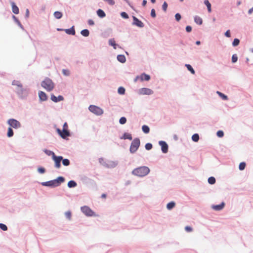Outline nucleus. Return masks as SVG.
Listing matches in <instances>:
<instances>
[{"instance_id": "cd10ccee", "label": "nucleus", "mask_w": 253, "mask_h": 253, "mask_svg": "<svg viewBox=\"0 0 253 253\" xmlns=\"http://www.w3.org/2000/svg\"><path fill=\"white\" fill-rule=\"evenodd\" d=\"M204 3L207 7V9L209 12H211V5L209 0H204Z\"/></svg>"}, {"instance_id": "864d4df0", "label": "nucleus", "mask_w": 253, "mask_h": 253, "mask_svg": "<svg viewBox=\"0 0 253 253\" xmlns=\"http://www.w3.org/2000/svg\"><path fill=\"white\" fill-rule=\"evenodd\" d=\"M216 135L219 138H221V137H223V136H224L223 131H222V130H218L216 132Z\"/></svg>"}, {"instance_id": "412c9836", "label": "nucleus", "mask_w": 253, "mask_h": 253, "mask_svg": "<svg viewBox=\"0 0 253 253\" xmlns=\"http://www.w3.org/2000/svg\"><path fill=\"white\" fill-rule=\"evenodd\" d=\"M121 139H128L129 140H132V137L131 134L128 132H124L122 136L120 137Z\"/></svg>"}, {"instance_id": "a211bd4d", "label": "nucleus", "mask_w": 253, "mask_h": 253, "mask_svg": "<svg viewBox=\"0 0 253 253\" xmlns=\"http://www.w3.org/2000/svg\"><path fill=\"white\" fill-rule=\"evenodd\" d=\"M64 31H65L67 34L69 35L74 36L76 34V31L74 26H72L71 28L69 29H65V30H64Z\"/></svg>"}, {"instance_id": "f03ea898", "label": "nucleus", "mask_w": 253, "mask_h": 253, "mask_svg": "<svg viewBox=\"0 0 253 253\" xmlns=\"http://www.w3.org/2000/svg\"><path fill=\"white\" fill-rule=\"evenodd\" d=\"M150 171V169L147 166H141L135 168L131 174L138 177H142L148 175Z\"/></svg>"}, {"instance_id": "a19ab883", "label": "nucleus", "mask_w": 253, "mask_h": 253, "mask_svg": "<svg viewBox=\"0 0 253 253\" xmlns=\"http://www.w3.org/2000/svg\"><path fill=\"white\" fill-rule=\"evenodd\" d=\"M192 140L195 142H197L199 140V135L198 133H194L192 136Z\"/></svg>"}, {"instance_id": "0eeeda50", "label": "nucleus", "mask_w": 253, "mask_h": 253, "mask_svg": "<svg viewBox=\"0 0 253 253\" xmlns=\"http://www.w3.org/2000/svg\"><path fill=\"white\" fill-rule=\"evenodd\" d=\"M88 110L90 112L97 116H100L103 114V109L94 105H90L88 107Z\"/></svg>"}, {"instance_id": "2eb2a0df", "label": "nucleus", "mask_w": 253, "mask_h": 253, "mask_svg": "<svg viewBox=\"0 0 253 253\" xmlns=\"http://www.w3.org/2000/svg\"><path fill=\"white\" fill-rule=\"evenodd\" d=\"M50 99L55 103H57L64 99V97L61 95L56 96L54 94L52 93L50 96Z\"/></svg>"}, {"instance_id": "aec40b11", "label": "nucleus", "mask_w": 253, "mask_h": 253, "mask_svg": "<svg viewBox=\"0 0 253 253\" xmlns=\"http://www.w3.org/2000/svg\"><path fill=\"white\" fill-rule=\"evenodd\" d=\"M141 81H149L151 79V76L145 73H142L140 76Z\"/></svg>"}, {"instance_id": "e2e57ef3", "label": "nucleus", "mask_w": 253, "mask_h": 253, "mask_svg": "<svg viewBox=\"0 0 253 253\" xmlns=\"http://www.w3.org/2000/svg\"><path fill=\"white\" fill-rule=\"evenodd\" d=\"M87 24L88 25L91 26H92L94 25V24H95L94 21L91 19H88L87 20Z\"/></svg>"}, {"instance_id": "680f3d73", "label": "nucleus", "mask_w": 253, "mask_h": 253, "mask_svg": "<svg viewBox=\"0 0 253 253\" xmlns=\"http://www.w3.org/2000/svg\"><path fill=\"white\" fill-rule=\"evenodd\" d=\"M224 36L227 38L231 37V32L230 30H227L224 33Z\"/></svg>"}, {"instance_id": "4d7b16f0", "label": "nucleus", "mask_w": 253, "mask_h": 253, "mask_svg": "<svg viewBox=\"0 0 253 253\" xmlns=\"http://www.w3.org/2000/svg\"><path fill=\"white\" fill-rule=\"evenodd\" d=\"M65 214L67 218H68V219H71L72 216V212L71 211H66Z\"/></svg>"}, {"instance_id": "338daca9", "label": "nucleus", "mask_w": 253, "mask_h": 253, "mask_svg": "<svg viewBox=\"0 0 253 253\" xmlns=\"http://www.w3.org/2000/svg\"><path fill=\"white\" fill-rule=\"evenodd\" d=\"M56 131L58 134V135L60 136V134L61 133L62 130H61L59 128H57L56 129Z\"/></svg>"}, {"instance_id": "20e7f679", "label": "nucleus", "mask_w": 253, "mask_h": 253, "mask_svg": "<svg viewBox=\"0 0 253 253\" xmlns=\"http://www.w3.org/2000/svg\"><path fill=\"white\" fill-rule=\"evenodd\" d=\"M41 85L48 91H51L54 87V83L52 80L48 77H46L44 80L42 82Z\"/></svg>"}, {"instance_id": "72a5a7b5", "label": "nucleus", "mask_w": 253, "mask_h": 253, "mask_svg": "<svg viewBox=\"0 0 253 253\" xmlns=\"http://www.w3.org/2000/svg\"><path fill=\"white\" fill-rule=\"evenodd\" d=\"M89 31L87 29H83L81 31V34L84 37H88L89 35Z\"/></svg>"}, {"instance_id": "473e14b6", "label": "nucleus", "mask_w": 253, "mask_h": 253, "mask_svg": "<svg viewBox=\"0 0 253 253\" xmlns=\"http://www.w3.org/2000/svg\"><path fill=\"white\" fill-rule=\"evenodd\" d=\"M175 206V203L174 201L169 202L167 205V208L169 210H172Z\"/></svg>"}, {"instance_id": "1a4fd4ad", "label": "nucleus", "mask_w": 253, "mask_h": 253, "mask_svg": "<svg viewBox=\"0 0 253 253\" xmlns=\"http://www.w3.org/2000/svg\"><path fill=\"white\" fill-rule=\"evenodd\" d=\"M52 159L54 162V167L57 169L60 168L61 166V160L63 159V156L54 155Z\"/></svg>"}, {"instance_id": "9d476101", "label": "nucleus", "mask_w": 253, "mask_h": 253, "mask_svg": "<svg viewBox=\"0 0 253 253\" xmlns=\"http://www.w3.org/2000/svg\"><path fill=\"white\" fill-rule=\"evenodd\" d=\"M159 145L161 146V149L163 153L166 154L169 151V145L168 143L163 140H160L158 142Z\"/></svg>"}, {"instance_id": "2f4dec72", "label": "nucleus", "mask_w": 253, "mask_h": 253, "mask_svg": "<svg viewBox=\"0 0 253 253\" xmlns=\"http://www.w3.org/2000/svg\"><path fill=\"white\" fill-rule=\"evenodd\" d=\"M142 130L143 132V133L145 134H148L150 132V127L148 126L144 125L142 126Z\"/></svg>"}, {"instance_id": "e433bc0d", "label": "nucleus", "mask_w": 253, "mask_h": 253, "mask_svg": "<svg viewBox=\"0 0 253 253\" xmlns=\"http://www.w3.org/2000/svg\"><path fill=\"white\" fill-rule=\"evenodd\" d=\"M185 67L187 68V69L192 74H195V71L192 66L189 64H186Z\"/></svg>"}, {"instance_id": "a18cd8bd", "label": "nucleus", "mask_w": 253, "mask_h": 253, "mask_svg": "<svg viewBox=\"0 0 253 253\" xmlns=\"http://www.w3.org/2000/svg\"><path fill=\"white\" fill-rule=\"evenodd\" d=\"M38 172L40 174H43L45 172V169L42 167H39L37 169Z\"/></svg>"}, {"instance_id": "f3484780", "label": "nucleus", "mask_w": 253, "mask_h": 253, "mask_svg": "<svg viewBox=\"0 0 253 253\" xmlns=\"http://www.w3.org/2000/svg\"><path fill=\"white\" fill-rule=\"evenodd\" d=\"M71 136V133L70 130H62L61 131V133L60 135V136L64 139H67V137Z\"/></svg>"}, {"instance_id": "6e6552de", "label": "nucleus", "mask_w": 253, "mask_h": 253, "mask_svg": "<svg viewBox=\"0 0 253 253\" xmlns=\"http://www.w3.org/2000/svg\"><path fill=\"white\" fill-rule=\"evenodd\" d=\"M7 124L11 127L15 129H18L21 126V123L16 119L11 118L7 121Z\"/></svg>"}, {"instance_id": "c85d7f7f", "label": "nucleus", "mask_w": 253, "mask_h": 253, "mask_svg": "<svg viewBox=\"0 0 253 253\" xmlns=\"http://www.w3.org/2000/svg\"><path fill=\"white\" fill-rule=\"evenodd\" d=\"M216 93L223 100H227L228 99L227 95L224 94L223 93L219 91H217Z\"/></svg>"}, {"instance_id": "9b49d317", "label": "nucleus", "mask_w": 253, "mask_h": 253, "mask_svg": "<svg viewBox=\"0 0 253 253\" xmlns=\"http://www.w3.org/2000/svg\"><path fill=\"white\" fill-rule=\"evenodd\" d=\"M132 17L133 19V22L132 23V25L136 26L139 28H143L144 27V23L138 18L135 16H132Z\"/></svg>"}, {"instance_id": "de8ad7c7", "label": "nucleus", "mask_w": 253, "mask_h": 253, "mask_svg": "<svg viewBox=\"0 0 253 253\" xmlns=\"http://www.w3.org/2000/svg\"><path fill=\"white\" fill-rule=\"evenodd\" d=\"M120 15L123 18L125 19H127L129 18L128 14L125 11L121 12L120 13Z\"/></svg>"}, {"instance_id": "603ef678", "label": "nucleus", "mask_w": 253, "mask_h": 253, "mask_svg": "<svg viewBox=\"0 0 253 253\" xmlns=\"http://www.w3.org/2000/svg\"><path fill=\"white\" fill-rule=\"evenodd\" d=\"M62 72L65 76H69L70 75V71L68 69H62Z\"/></svg>"}, {"instance_id": "c756f323", "label": "nucleus", "mask_w": 253, "mask_h": 253, "mask_svg": "<svg viewBox=\"0 0 253 253\" xmlns=\"http://www.w3.org/2000/svg\"><path fill=\"white\" fill-rule=\"evenodd\" d=\"M53 15L57 19H61L63 16V13L62 12L59 11H56L54 12Z\"/></svg>"}, {"instance_id": "c03bdc74", "label": "nucleus", "mask_w": 253, "mask_h": 253, "mask_svg": "<svg viewBox=\"0 0 253 253\" xmlns=\"http://www.w3.org/2000/svg\"><path fill=\"white\" fill-rule=\"evenodd\" d=\"M240 43V40L238 38H235L232 42V45L233 47L238 46Z\"/></svg>"}, {"instance_id": "b1692460", "label": "nucleus", "mask_w": 253, "mask_h": 253, "mask_svg": "<svg viewBox=\"0 0 253 253\" xmlns=\"http://www.w3.org/2000/svg\"><path fill=\"white\" fill-rule=\"evenodd\" d=\"M96 14L97 16L100 18H103L106 16V13L101 9H98L96 10Z\"/></svg>"}, {"instance_id": "052dcab7", "label": "nucleus", "mask_w": 253, "mask_h": 253, "mask_svg": "<svg viewBox=\"0 0 253 253\" xmlns=\"http://www.w3.org/2000/svg\"><path fill=\"white\" fill-rule=\"evenodd\" d=\"M192 27L190 25H187L185 27V30L186 32L190 33L192 31Z\"/></svg>"}, {"instance_id": "69168bd1", "label": "nucleus", "mask_w": 253, "mask_h": 253, "mask_svg": "<svg viewBox=\"0 0 253 253\" xmlns=\"http://www.w3.org/2000/svg\"><path fill=\"white\" fill-rule=\"evenodd\" d=\"M29 10L28 8L26 9V13L25 15V18H28L29 17Z\"/></svg>"}, {"instance_id": "13d9d810", "label": "nucleus", "mask_w": 253, "mask_h": 253, "mask_svg": "<svg viewBox=\"0 0 253 253\" xmlns=\"http://www.w3.org/2000/svg\"><path fill=\"white\" fill-rule=\"evenodd\" d=\"M150 15L153 18H155L156 17V11L154 8H152L151 10Z\"/></svg>"}, {"instance_id": "393cba45", "label": "nucleus", "mask_w": 253, "mask_h": 253, "mask_svg": "<svg viewBox=\"0 0 253 253\" xmlns=\"http://www.w3.org/2000/svg\"><path fill=\"white\" fill-rule=\"evenodd\" d=\"M108 43L110 46H113V48L115 49H117V47L119 46V45L116 43L114 39H110L109 40Z\"/></svg>"}, {"instance_id": "09e8293b", "label": "nucleus", "mask_w": 253, "mask_h": 253, "mask_svg": "<svg viewBox=\"0 0 253 253\" xmlns=\"http://www.w3.org/2000/svg\"><path fill=\"white\" fill-rule=\"evenodd\" d=\"M153 148V145L151 143L148 142L145 145V148L147 150H150Z\"/></svg>"}, {"instance_id": "6e6d98bb", "label": "nucleus", "mask_w": 253, "mask_h": 253, "mask_svg": "<svg viewBox=\"0 0 253 253\" xmlns=\"http://www.w3.org/2000/svg\"><path fill=\"white\" fill-rule=\"evenodd\" d=\"M168 4L166 1H164L162 5V9L164 11L166 12L167 10Z\"/></svg>"}, {"instance_id": "6ab92c4d", "label": "nucleus", "mask_w": 253, "mask_h": 253, "mask_svg": "<svg viewBox=\"0 0 253 253\" xmlns=\"http://www.w3.org/2000/svg\"><path fill=\"white\" fill-rule=\"evenodd\" d=\"M12 11L15 14H18L19 13V9L14 1L10 2Z\"/></svg>"}, {"instance_id": "f8f14e48", "label": "nucleus", "mask_w": 253, "mask_h": 253, "mask_svg": "<svg viewBox=\"0 0 253 253\" xmlns=\"http://www.w3.org/2000/svg\"><path fill=\"white\" fill-rule=\"evenodd\" d=\"M98 161L100 164H101L102 166H103L104 167H105V168H115V167H116V166L117 165V163H116L114 162H111V163H112V165L111 166H110L106 162L104 161V159L102 157L99 158Z\"/></svg>"}, {"instance_id": "a878e982", "label": "nucleus", "mask_w": 253, "mask_h": 253, "mask_svg": "<svg viewBox=\"0 0 253 253\" xmlns=\"http://www.w3.org/2000/svg\"><path fill=\"white\" fill-rule=\"evenodd\" d=\"M194 22L199 25H201L203 24V19L200 16L196 15L194 16Z\"/></svg>"}, {"instance_id": "c9c22d12", "label": "nucleus", "mask_w": 253, "mask_h": 253, "mask_svg": "<svg viewBox=\"0 0 253 253\" xmlns=\"http://www.w3.org/2000/svg\"><path fill=\"white\" fill-rule=\"evenodd\" d=\"M62 164L64 166H69L70 165V161L67 158H64L63 157V159L61 160Z\"/></svg>"}, {"instance_id": "0e129e2a", "label": "nucleus", "mask_w": 253, "mask_h": 253, "mask_svg": "<svg viewBox=\"0 0 253 253\" xmlns=\"http://www.w3.org/2000/svg\"><path fill=\"white\" fill-rule=\"evenodd\" d=\"M68 124L67 123L65 122L64 123L63 126V130H67L68 129Z\"/></svg>"}, {"instance_id": "4be33fe9", "label": "nucleus", "mask_w": 253, "mask_h": 253, "mask_svg": "<svg viewBox=\"0 0 253 253\" xmlns=\"http://www.w3.org/2000/svg\"><path fill=\"white\" fill-rule=\"evenodd\" d=\"M12 19L14 22L18 25V26L23 31H25L24 26L22 25L19 19L14 15L12 16Z\"/></svg>"}, {"instance_id": "bb28decb", "label": "nucleus", "mask_w": 253, "mask_h": 253, "mask_svg": "<svg viewBox=\"0 0 253 253\" xmlns=\"http://www.w3.org/2000/svg\"><path fill=\"white\" fill-rule=\"evenodd\" d=\"M67 186L69 188H75L77 186V183L75 180H71L68 182Z\"/></svg>"}, {"instance_id": "3c124183", "label": "nucleus", "mask_w": 253, "mask_h": 253, "mask_svg": "<svg viewBox=\"0 0 253 253\" xmlns=\"http://www.w3.org/2000/svg\"><path fill=\"white\" fill-rule=\"evenodd\" d=\"M0 229L3 231H6L8 230L7 226L2 223H0Z\"/></svg>"}, {"instance_id": "f704fd0d", "label": "nucleus", "mask_w": 253, "mask_h": 253, "mask_svg": "<svg viewBox=\"0 0 253 253\" xmlns=\"http://www.w3.org/2000/svg\"><path fill=\"white\" fill-rule=\"evenodd\" d=\"M43 151L47 156H51L52 158H53V156L56 155L54 152L46 149H44Z\"/></svg>"}, {"instance_id": "774afa93", "label": "nucleus", "mask_w": 253, "mask_h": 253, "mask_svg": "<svg viewBox=\"0 0 253 253\" xmlns=\"http://www.w3.org/2000/svg\"><path fill=\"white\" fill-rule=\"evenodd\" d=\"M147 0H142V5L143 6H146V4H147Z\"/></svg>"}, {"instance_id": "39448f33", "label": "nucleus", "mask_w": 253, "mask_h": 253, "mask_svg": "<svg viewBox=\"0 0 253 253\" xmlns=\"http://www.w3.org/2000/svg\"><path fill=\"white\" fill-rule=\"evenodd\" d=\"M140 146V140L138 137L134 138L131 142L129 152L131 154L135 153Z\"/></svg>"}, {"instance_id": "4c0bfd02", "label": "nucleus", "mask_w": 253, "mask_h": 253, "mask_svg": "<svg viewBox=\"0 0 253 253\" xmlns=\"http://www.w3.org/2000/svg\"><path fill=\"white\" fill-rule=\"evenodd\" d=\"M14 135L13 130L11 127H8L7 131V136L8 137H11Z\"/></svg>"}, {"instance_id": "7c9ffc66", "label": "nucleus", "mask_w": 253, "mask_h": 253, "mask_svg": "<svg viewBox=\"0 0 253 253\" xmlns=\"http://www.w3.org/2000/svg\"><path fill=\"white\" fill-rule=\"evenodd\" d=\"M112 33V29L111 28H108L102 33L103 37L107 38L110 36Z\"/></svg>"}, {"instance_id": "4468645a", "label": "nucleus", "mask_w": 253, "mask_h": 253, "mask_svg": "<svg viewBox=\"0 0 253 253\" xmlns=\"http://www.w3.org/2000/svg\"><path fill=\"white\" fill-rule=\"evenodd\" d=\"M139 93L142 95H151L153 94L154 91L151 89L146 87H143L139 89Z\"/></svg>"}, {"instance_id": "423d86ee", "label": "nucleus", "mask_w": 253, "mask_h": 253, "mask_svg": "<svg viewBox=\"0 0 253 253\" xmlns=\"http://www.w3.org/2000/svg\"><path fill=\"white\" fill-rule=\"evenodd\" d=\"M81 211L86 216L91 217L94 216L95 217L97 216L95 212L93 211L88 206H84L81 207Z\"/></svg>"}, {"instance_id": "f257e3e1", "label": "nucleus", "mask_w": 253, "mask_h": 253, "mask_svg": "<svg viewBox=\"0 0 253 253\" xmlns=\"http://www.w3.org/2000/svg\"><path fill=\"white\" fill-rule=\"evenodd\" d=\"M65 181V178L62 176H59L56 178L47 181L41 182L40 184L43 186H47L50 188H55L61 185Z\"/></svg>"}, {"instance_id": "58836bf2", "label": "nucleus", "mask_w": 253, "mask_h": 253, "mask_svg": "<svg viewBox=\"0 0 253 253\" xmlns=\"http://www.w3.org/2000/svg\"><path fill=\"white\" fill-rule=\"evenodd\" d=\"M12 85H16L17 87H22V84L20 83L19 81L14 80L11 83Z\"/></svg>"}, {"instance_id": "ea45409f", "label": "nucleus", "mask_w": 253, "mask_h": 253, "mask_svg": "<svg viewBox=\"0 0 253 253\" xmlns=\"http://www.w3.org/2000/svg\"><path fill=\"white\" fill-rule=\"evenodd\" d=\"M208 182L210 184L213 185L216 182L215 178L213 176H210L208 178Z\"/></svg>"}, {"instance_id": "5fc2aeb1", "label": "nucleus", "mask_w": 253, "mask_h": 253, "mask_svg": "<svg viewBox=\"0 0 253 253\" xmlns=\"http://www.w3.org/2000/svg\"><path fill=\"white\" fill-rule=\"evenodd\" d=\"M175 19L176 21L179 22L181 19V15L179 13H176L175 15Z\"/></svg>"}, {"instance_id": "7ed1b4c3", "label": "nucleus", "mask_w": 253, "mask_h": 253, "mask_svg": "<svg viewBox=\"0 0 253 253\" xmlns=\"http://www.w3.org/2000/svg\"><path fill=\"white\" fill-rule=\"evenodd\" d=\"M30 92V89L28 87L24 88L22 86V87H19L16 90V94L18 95V97L21 100H26L27 98L29 93Z\"/></svg>"}, {"instance_id": "ddd939ff", "label": "nucleus", "mask_w": 253, "mask_h": 253, "mask_svg": "<svg viewBox=\"0 0 253 253\" xmlns=\"http://www.w3.org/2000/svg\"><path fill=\"white\" fill-rule=\"evenodd\" d=\"M38 95H39L40 103H42L43 101H45L48 99L47 95L43 91L40 90L38 92Z\"/></svg>"}, {"instance_id": "dca6fc26", "label": "nucleus", "mask_w": 253, "mask_h": 253, "mask_svg": "<svg viewBox=\"0 0 253 253\" xmlns=\"http://www.w3.org/2000/svg\"><path fill=\"white\" fill-rule=\"evenodd\" d=\"M225 205V203L224 202H222L218 205H212L211 206V208L215 211H220L224 208Z\"/></svg>"}, {"instance_id": "8fccbe9b", "label": "nucleus", "mask_w": 253, "mask_h": 253, "mask_svg": "<svg viewBox=\"0 0 253 253\" xmlns=\"http://www.w3.org/2000/svg\"><path fill=\"white\" fill-rule=\"evenodd\" d=\"M238 56L236 54H234L232 56L231 61L233 63H235L238 61Z\"/></svg>"}, {"instance_id": "bf43d9fd", "label": "nucleus", "mask_w": 253, "mask_h": 253, "mask_svg": "<svg viewBox=\"0 0 253 253\" xmlns=\"http://www.w3.org/2000/svg\"><path fill=\"white\" fill-rule=\"evenodd\" d=\"M185 230L187 232H190L192 231L193 228L191 226H186L185 227Z\"/></svg>"}, {"instance_id": "79ce46f5", "label": "nucleus", "mask_w": 253, "mask_h": 253, "mask_svg": "<svg viewBox=\"0 0 253 253\" xmlns=\"http://www.w3.org/2000/svg\"><path fill=\"white\" fill-rule=\"evenodd\" d=\"M246 167V163L245 162H242L239 164V169L240 170H244Z\"/></svg>"}, {"instance_id": "5701e85b", "label": "nucleus", "mask_w": 253, "mask_h": 253, "mask_svg": "<svg viewBox=\"0 0 253 253\" xmlns=\"http://www.w3.org/2000/svg\"><path fill=\"white\" fill-rule=\"evenodd\" d=\"M117 59L121 63H125L126 62V58L124 54H118L117 56Z\"/></svg>"}, {"instance_id": "37998d69", "label": "nucleus", "mask_w": 253, "mask_h": 253, "mask_svg": "<svg viewBox=\"0 0 253 253\" xmlns=\"http://www.w3.org/2000/svg\"><path fill=\"white\" fill-rule=\"evenodd\" d=\"M126 89L123 86H120L118 88V93L120 95H124L125 93Z\"/></svg>"}, {"instance_id": "49530a36", "label": "nucleus", "mask_w": 253, "mask_h": 253, "mask_svg": "<svg viewBox=\"0 0 253 253\" xmlns=\"http://www.w3.org/2000/svg\"><path fill=\"white\" fill-rule=\"evenodd\" d=\"M127 119L125 117H122L119 119V123L121 125H124L126 123Z\"/></svg>"}]
</instances>
